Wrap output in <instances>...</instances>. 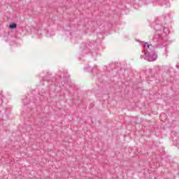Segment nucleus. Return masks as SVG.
<instances>
[{"mask_svg":"<svg viewBox=\"0 0 179 179\" xmlns=\"http://www.w3.org/2000/svg\"><path fill=\"white\" fill-rule=\"evenodd\" d=\"M145 44L148 48H149L148 54L147 55H143L141 57L145 58V59L148 62H154V61L157 59V52H156V50H155V47L152 45V44H149L148 42H146Z\"/></svg>","mask_w":179,"mask_h":179,"instance_id":"2","label":"nucleus"},{"mask_svg":"<svg viewBox=\"0 0 179 179\" xmlns=\"http://www.w3.org/2000/svg\"><path fill=\"white\" fill-rule=\"evenodd\" d=\"M154 29L155 30V36L153 41L158 40V41H167V30L166 28H164L160 24H156L154 25Z\"/></svg>","mask_w":179,"mask_h":179,"instance_id":"1","label":"nucleus"},{"mask_svg":"<svg viewBox=\"0 0 179 179\" xmlns=\"http://www.w3.org/2000/svg\"><path fill=\"white\" fill-rule=\"evenodd\" d=\"M89 69H91V68L90 67V66H87L85 68V71H89Z\"/></svg>","mask_w":179,"mask_h":179,"instance_id":"9","label":"nucleus"},{"mask_svg":"<svg viewBox=\"0 0 179 179\" xmlns=\"http://www.w3.org/2000/svg\"><path fill=\"white\" fill-rule=\"evenodd\" d=\"M161 117H166V113H162V114L161 115Z\"/></svg>","mask_w":179,"mask_h":179,"instance_id":"10","label":"nucleus"},{"mask_svg":"<svg viewBox=\"0 0 179 179\" xmlns=\"http://www.w3.org/2000/svg\"><path fill=\"white\" fill-rule=\"evenodd\" d=\"M144 47H146V45H144Z\"/></svg>","mask_w":179,"mask_h":179,"instance_id":"14","label":"nucleus"},{"mask_svg":"<svg viewBox=\"0 0 179 179\" xmlns=\"http://www.w3.org/2000/svg\"><path fill=\"white\" fill-rule=\"evenodd\" d=\"M3 101H2V99L0 98V106L2 105V103H3Z\"/></svg>","mask_w":179,"mask_h":179,"instance_id":"11","label":"nucleus"},{"mask_svg":"<svg viewBox=\"0 0 179 179\" xmlns=\"http://www.w3.org/2000/svg\"><path fill=\"white\" fill-rule=\"evenodd\" d=\"M64 81L63 86L64 85H65V83H68V78H69V76H68V74H66L64 76Z\"/></svg>","mask_w":179,"mask_h":179,"instance_id":"8","label":"nucleus"},{"mask_svg":"<svg viewBox=\"0 0 179 179\" xmlns=\"http://www.w3.org/2000/svg\"><path fill=\"white\" fill-rule=\"evenodd\" d=\"M92 73H93V69H92Z\"/></svg>","mask_w":179,"mask_h":179,"instance_id":"13","label":"nucleus"},{"mask_svg":"<svg viewBox=\"0 0 179 179\" xmlns=\"http://www.w3.org/2000/svg\"><path fill=\"white\" fill-rule=\"evenodd\" d=\"M177 69H179V64L176 65Z\"/></svg>","mask_w":179,"mask_h":179,"instance_id":"12","label":"nucleus"},{"mask_svg":"<svg viewBox=\"0 0 179 179\" xmlns=\"http://www.w3.org/2000/svg\"><path fill=\"white\" fill-rule=\"evenodd\" d=\"M145 73L148 78H155V74L153 73V69H148L145 70Z\"/></svg>","mask_w":179,"mask_h":179,"instance_id":"4","label":"nucleus"},{"mask_svg":"<svg viewBox=\"0 0 179 179\" xmlns=\"http://www.w3.org/2000/svg\"><path fill=\"white\" fill-rule=\"evenodd\" d=\"M16 27H17V24H16L15 22L11 23L9 25V28L11 29H16Z\"/></svg>","mask_w":179,"mask_h":179,"instance_id":"7","label":"nucleus"},{"mask_svg":"<svg viewBox=\"0 0 179 179\" xmlns=\"http://www.w3.org/2000/svg\"><path fill=\"white\" fill-rule=\"evenodd\" d=\"M83 50L87 54L90 52V50H93V43L92 42H87L83 46Z\"/></svg>","mask_w":179,"mask_h":179,"instance_id":"3","label":"nucleus"},{"mask_svg":"<svg viewBox=\"0 0 179 179\" xmlns=\"http://www.w3.org/2000/svg\"><path fill=\"white\" fill-rule=\"evenodd\" d=\"M152 73H154V78H156L157 75H159V73H160V69L159 67H157L152 69Z\"/></svg>","mask_w":179,"mask_h":179,"instance_id":"6","label":"nucleus"},{"mask_svg":"<svg viewBox=\"0 0 179 179\" xmlns=\"http://www.w3.org/2000/svg\"><path fill=\"white\" fill-rule=\"evenodd\" d=\"M51 76V74H48L47 76L44 77V80H46V82H54L55 80V78L54 77H50Z\"/></svg>","mask_w":179,"mask_h":179,"instance_id":"5","label":"nucleus"}]
</instances>
